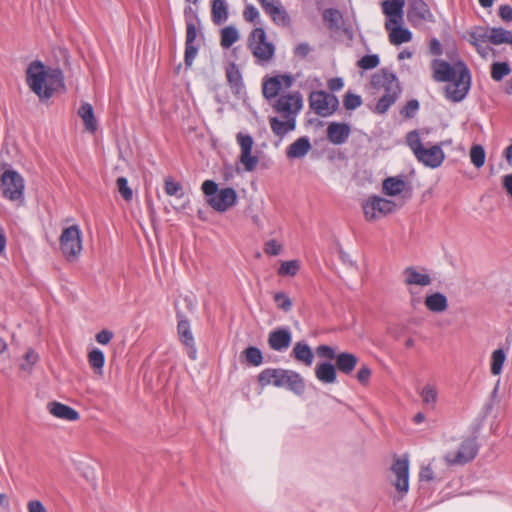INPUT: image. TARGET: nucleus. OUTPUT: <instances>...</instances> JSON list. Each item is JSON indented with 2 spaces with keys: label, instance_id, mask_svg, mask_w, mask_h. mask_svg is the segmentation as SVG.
Segmentation results:
<instances>
[{
  "label": "nucleus",
  "instance_id": "obj_27",
  "mask_svg": "<svg viewBox=\"0 0 512 512\" xmlns=\"http://www.w3.org/2000/svg\"><path fill=\"white\" fill-rule=\"evenodd\" d=\"M393 23L386 22L385 27L390 32L389 39L392 44L399 45L402 43L409 42L412 39V33L402 27L392 28Z\"/></svg>",
  "mask_w": 512,
  "mask_h": 512
},
{
  "label": "nucleus",
  "instance_id": "obj_57",
  "mask_svg": "<svg viewBox=\"0 0 512 512\" xmlns=\"http://www.w3.org/2000/svg\"><path fill=\"white\" fill-rule=\"evenodd\" d=\"M198 49L193 44H185L184 61L187 67H191L197 55Z\"/></svg>",
  "mask_w": 512,
  "mask_h": 512
},
{
  "label": "nucleus",
  "instance_id": "obj_43",
  "mask_svg": "<svg viewBox=\"0 0 512 512\" xmlns=\"http://www.w3.org/2000/svg\"><path fill=\"white\" fill-rule=\"evenodd\" d=\"M48 411L53 416H79L74 409L55 401L48 404Z\"/></svg>",
  "mask_w": 512,
  "mask_h": 512
},
{
  "label": "nucleus",
  "instance_id": "obj_50",
  "mask_svg": "<svg viewBox=\"0 0 512 512\" xmlns=\"http://www.w3.org/2000/svg\"><path fill=\"white\" fill-rule=\"evenodd\" d=\"M490 31H492L490 27H477L470 35L473 44L479 48L478 42H489Z\"/></svg>",
  "mask_w": 512,
  "mask_h": 512
},
{
  "label": "nucleus",
  "instance_id": "obj_60",
  "mask_svg": "<svg viewBox=\"0 0 512 512\" xmlns=\"http://www.w3.org/2000/svg\"><path fill=\"white\" fill-rule=\"evenodd\" d=\"M419 103L417 100H410L405 107L401 110V114L406 118H411L414 113L418 110Z\"/></svg>",
  "mask_w": 512,
  "mask_h": 512
},
{
  "label": "nucleus",
  "instance_id": "obj_16",
  "mask_svg": "<svg viewBox=\"0 0 512 512\" xmlns=\"http://www.w3.org/2000/svg\"><path fill=\"white\" fill-rule=\"evenodd\" d=\"M264 11L270 15L272 20L282 26L290 22V18L279 0H258Z\"/></svg>",
  "mask_w": 512,
  "mask_h": 512
},
{
  "label": "nucleus",
  "instance_id": "obj_64",
  "mask_svg": "<svg viewBox=\"0 0 512 512\" xmlns=\"http://www.w3.org/2000/svg\"><path fill=\"white\" fill-rule=\"evenodd\" d=\"M28 512H47V509L39 500H31L27 503Z\"/></svg>",
  "mask_w": 512,
  "mask_h": 512
},
{
  "label": "nucleus",
  "instance_id": "obj_45",
  "mask_svg": "<svg viewBox=\"0 0 512 512\" xmlns=\"http://www.w3.org/2000/svg\"><path fill=\"white\" fill-rule=\"evenodd\" d=\"M38 359H39V356L34 350H32V349L28 350L26 352V354L24 355L22 362L20 363V366H19L20 370L22 372L30 374L33 366L36 364Z\"/></svg>",
  "mask_w": 512,
  "mask_h": 512
},
{
  "label": "nucleus",
  "instance_id": "obj_4",
  "mask_svg": "<svg viewBox=\"0 0 512 512\" xmlns=\"http://www.w3.org/2000/svg\"><path fill=\"white\" fill-rule=\"evenodd\" d=\"M248 47L259 62H268L272 59L275 47L266 41V33L262 28H255L248 38Z\"/></svg>",
  "mask_w": 512,
  "mask_h": 512
},
{
  "label": "nucleus",
  "instance_id": "obj_25",
  "mask_svg": "<svg viewBox=\"0 0 512 512\" xmlns=\"http://www.w3.org/2000/svg\"><path fill=\"white\" fill-rule=\"evenodd\" d=\"M311 150V143L307 137H300L289 145L286 156L289 159L303 158Z\"/></svg>",
  "mask_w": 512,
  "mask_h": 512
},
{
  "label": "nucleus",
  "instance_id": "obj_18",
  "mask_svg": "<svg viewBox=\"0 0 512 512\" xmlns=\"http://www.w3.org/2000/svg\"><path fill=\"white\" fill-rule=\"evenodd\" d=\"M418 161L425 166L436 168L441 165L444 160V152L438 145L425 147L415 155Z\"/></svg>",
  "mask_w": 512,
  "mask_h": 512
},
{
  "label": "nucleus",
  "instance_id": "obj_9",
  "mask_svg": "<svg viewBox=\"0 0 512 512\" xmlns=\"http://www.w3.org/2000/svg\"><path fill=\"white\" fill-rule=\"evenodd\" d=\"M303 107V98L300 92H292L282 94L273 104V109L284 116V118H293L296 120L297 115Z\"/></svg>",
  "mask_w": 512,
  "mask_h": 512
},
{
  "label": "nucleus",
  "instance_id": "obj_11",
  "mask_svg": "<svg viewBox=\"0 0 512 512\" xmlns=\"http://www.w3.org/2000/svg\"><path fill=\"white\" fill-rule=\"evenodd\" d=\"M47 69L41 61H33L26 70V81L29 88L43 100L42 92L46 86Z\"/></svg>",
  "mask_w": 512,
  "mask_h": 512
},
{
  "label": "nucleus",
  "instance_id": "obj_61",
  "mask_svg": "<svg viewBox=\"0 0 512 512\" xmlns=\"http://www.w3.org/2000/svg\"><path fill=\"white\" fill-rule=\"evenodd\" d=\"M371 373V369L367 365H363L357 372V380L366 385L370 380Z\"/></svg>",
  "mask_w": 512,
  "mask_h": 512
},
{
  "label": "nucleus",
  "instance_id": "obj_6",
  "mask_svg": "<svg viewBox=\"0 0 512 512\" xmlns=\"http://www.w3.org/2000/svg\"><path fill=\"white\" fill-rule=\"evenodd\" d=\"M310 108L321 117L332 115L339 107L338 98L325 91H313L309 95Z\"/></svg>",
  "mask_w": 512,
  "mask_h": 512
},
{
  "label": "nucleus",
  "instance_id": "obj_34",
  "mask_svg": "<svg viewBox=\"0 0 512 512\" xmlns=\"http://www.w3.org/2000/svg\"><path fill=\"white\" fill-rule=\"evenodd\" d=\"M506 358L507 354L502 348L496 349L492 352L490 358V372L493 376L501 374Z\"/></svg>",
  "mask_w": 512,
  "mask_h": 512
},
{
  "label": "nucleus",
  "instance_id": "obj_26",
  "mask_svg": "<svg viewBox=\"0 0 512 512\" xmlns=\"http://www.w3.org/2000/svg\"><path fill=\"white\" fill-rule=\"evenodd\" d=\"M335 360L336 367L344 374H350L358 363V357L348 352L339 353Z\"/></svg>",
  "mask_w": 512,
  "mask_h": 512
},
{
  "label": "nucleus",
  "instance_id": "obj_33",
  "mask_svg": "<svg viewBox=\"0 0 512 512\" xmlns=\"http://www.w3.org/2000/svg\"><path fill=\"white\" fill-rule=\"evenodd\" d=\"M422 402L431 407H435L438 400V389L436 384L426 383L419 391Z\"/></svg>",
  "mask_w": 512,
  "mask_h": 512
},
{
  "label": "nucleus",
  "instance_id": "obj_5",
  "mask_svg": "<svg viewBox=\"0 0 512 512\" xmlns=\"http://www.w3.org/2000/svg\"><path fill=\"white\" fill-rule=\"evenodd\" d=\"M389 481L401 499L409 490V462L405 457L394 460L389 473Z\"/></svg>",
  "mask_w": 512,
  "mask_h": 512
},
{
  "label": "nucleus",
  "instance_id": "obj_53",
  "mask_svg": "<svg viewBox=\"0 0 512 512\" xmlns=\"http://www.w3.org/2000/svg\"><path fill=\"white\" fill-rule=\"evenodd\" d=\"M407 144L414 155H417V153L424 148L417 131H411L407 134Z\"/></svg>",
  "mask_w": 512,
  "mask_h": 512
},
{
  "label": "nucleus",
  "instance_id": "obj_32",
  "mask_svg": "<svg viewBox=\"0 0 512 512\" xmlns=\"http://www.w3.org/2000/svg\"><path fill=\"white\" fill-rule=\"evenodd\" d=\"M293 356L296 360L310 366L313 362V353L311 348L304 342H297L293 348Z\"/></svg>",
  "mask_w": 512,
  "mask_h": 512
},
{
  "label": "nucleus",
  "instance_id": "obj_14",
  "mask_svg": "<svg viewBox=\"0 0 512 512\" xmlns=\"http://www.w3.org/2000/svg\"><path fill=\"white\" fill-rule=\"evenodd\" d=\"M276 387H286L297 395H302L305 391V383L303 378L295 371L279 369Z\"/></svg>",
  "mask_w": 512,
  "mask_h": 512
},
{
  "label": "nucleus",
  "instance_id": "obj_21",
  "mask_svg": "<svg viewBox=\"0 0 512 512\" xmlns=\"http://www.w3.org/2000/svg\"><path fill=\"white\" fill-rule=\"evenodd\" d=\"M292 336L288 329L280 328L270 332L268 344L275 351L287 349L291 344Z\"/></svg>",
  "mask_w": 512,
  "mask_h": 512
},
{
  "label": "nucleus",
  "instance_id": "obj_51",
  "mask_svg": "<svg viewBox=\"0 0 512 512\" xmlns=\"http://www.w3.org/2000/svg\"><path fill=\"white\" fill-rule=\"evenodd\" d=\"M165 192L169 196H178L182 197V186L179 182L173 180L172 177H167L165 179Z\"/></svg>",
  "mask_w": 512,
  "mask_h": 512
},
{
  "label": "nucleus",
  "instance_id": "obj_10",
  "mask_svg": "<svg viewBox=\"0 0 512 512\" xmlns=\"http://www.w3.org/2000/svg\"><path fill=\"white\" fill-rule=\"evenodd\" d=\"M477 453V445L474 439L467 438L454 449L448 451L444 459L449 465H462L472 460Z\"/></svg>",
  "mask_w": 512,
  "mask_h": 512
},
{
  "label": "nucleus",
  "instance_id": "obj_38",
  "mask_svg": "<svg viewBox=\"0 0 512 512\" xmlns=\"http://www.w3.org/2000/svg\"><path fill=\"white\" fill-rule=\"evenodd\" d=\"M228 18L227 5L225 0H213L212 19L217 25L222 24Z\"/></svg>",
  "mask_w": 512,
  "mask_h": 512
},
{
  "label": "nucleus",
  "instance_id": "obj_41",
  "mask_svg": "<svg viewBox=\"0 0 512 512\" xmlns=\"http://www.w3.org/2000/svg\"><path fill=\"white\" fill-rule=\"evenodd\" d=\"M238 40H239V33L235 27L227 26L221 30L220 44L223 48L231 47Z\"/></svg>",
  "mask_w": 512,
  "mask_h": 512
},
{
  "label": "nucleus",
  "instance_id": "obj_59",
  "mask_svg": "<svg viewBox=\"0 0 512 512\" xmlns=\"http://www.w3.org/2000/svg\"><path fill=\"white\" fill-rule=\"evenodd\" d=\"M316 353L319 357L329 360L336 359L335 350L328 345H320L316 348Z\"/></svg>",
  "mask_w": 512,
  "mask_h": 512
},
{
  "label": "nucleus",
  "instance_id": "obj_8",
  "mask_svg": "<svg viewBox=\"0 0 512 512\" xmlns=\"http://www.w3.org/2000/svg\"><path fill=\"white\" fill-rule=\"evenodd\" d=\"M4 197L11 201H22L24 193V179L15 170H6L0 178Z\"/></svg>",
  "mask_w": 512,
  "mask_h": 512
},
{
  "label": "nucleus",
  "instance_id": "obj_37",
  "mask_svg": "<svg viewBox=\"0 0 512 512\" xmlns=\"http://www.w3.org/2000/svg\"><path fill=\"white\" fill-rule=\"evenodd\" d=\"M323 20L330 30L337 31L342 25V14L337 9H326L323 12Z\"/></svg>",
  "mask_w": 512,
  "mask_h": 512
},
{
  "label": "nucleus",
  "instance_id": "obj_58",
  "mask_svg": "<svg viewBox=\"0 0 512 512\" xmlns=\"http://www.w3.org/2000/svg\"><path fill=\"white\" fill-rule=\"evenodd\" d=\"M202 191L207 199L213 198V196L218 192V185L212 180H206L202 184Z\"/></svg>",
  "mask_w": 512,
  "mask_h": 512
},
{
  "label": "nucleus",
  "instance_id": "obj_36",
  "mask_svg": "<svg viewBox=\"0 0 512 512\" xmlns=\"http://www.w3.org/2000/svg\"><path fill=\"white\" fill-rule=\"evenodd\" d=\"M242 362L252 366H259L263 362V355L259 348L250 346L241 353Z\"/></svg>",
  "mask_w": 512,
  "mask_h": 512
},
{
  "label": "nucleus",
  "instance_id": "obj_24",
  "mask_svg": "<svg viewBox=\"0 0 512 512\" xmlns=\"http://www.w3.org/2000/svg\"><path fill=\"white\" fill-rule=\"evenodd\" d=\"M404 5V0H385L382 2L383 13L389 17L388 22L394 25L399 24L403 15Z\"/></svg>",
  "mask_w": 512,
  "mask_h": 512
},
{
  "label": "nucleus",
  "instance_id": "obj_7",
  "mask_svg": "<svg viewBox=\"0 0 512 512\" xmlns=\"http://www.w3.org/2000/svg\"><path fill=\"white\" fill-rule=\"evenodd\" d=\"M395 202L379 197L371 196L363 203V211L367 221H376L383 218L396 209Z\"/></svg>",
  "mask_w": 512,
  "mask_h": 512
},
{
  "label": "nucleus",
  "instance_id": "obj_40",
  "mask_svg": "<svg viewBox=\"0 0 512 512\" xmlns=\"http://www.w3.org/2000/svg\"><path fill=\"white\" fill-rule=\"evenodd\" d=\"M489 42L495 45L507 43L512 44V33L503 28H492L489 32Z\"/></svg>",
  "mask_w": 512,
  "mask_h": 512
},
{
  "label": "nucleus",
  "instance_id": "obj_44",
  "mask_svg": "<svg viewBox=\"0 0 512 512\" xmlns=\"http://www.w3.org/2000/svg\"><path fill=\"white\" fill-rule=\"evenodd\" d=\"M300 270V262L298 260L282 261L278 268V274L280 276H295Z\"/></svg>",
  "mask_w": 512,
  "mask_h": 512
},
{
  "label": "nucleus",
  "instance_id": "obj_15",
  "mask_svg": "<svg viewBox=\"0 0 512 512\" xmlns=\"http://www.w3.org/2000/svg\"><path fill=\"white\" fill-rule=\"evenodd\" d=\"M237 200L236 191L233 188L219 190L213 198H208V204L218 212H225L233 207Z\"/></svg>",
  "mask_w": 512,
  "mask_h": 512
},
{
  "label": "nucleus",
  "instance_id": "obj_52",
  "mask_svg": "<svg viewBox=\"0 0 512 512\" xmlns=\"http://www.w3.org/2000/svg\"><path fill=\"white\" fill-rule=\"evenodd\" d=\"M116 185L119 193L125 201H131L133 198V191L128 186V181L125 177H119L116 180Z\"/></svg>",
  "mask_w": 512,
  "mask_h": 512
},
{
  "label": "nucleus",
  "instance_id": "obj_23",
  "mask_svg": "<svg viewBox=\"0 0 512 512\" xmlns=\"http://www.w3.org/2000/svg\"><path fill=\"white\" fill-rule=\"evenodd\" d=\"M382 190L388 196H397L403 192L410 191V186L402 176H395L388 177L383 181Z\"/></svg>",
  "mask_w": 512,
  "mask_h": 512
},
{
  "label": "nucleus",
  "instance_id": "obj_30",
  "mask_svg": "<svg viewBox=\"0 0 512 512\" xmlns=\"http://www.w3.org/2000/svg\"><path fill=\"white\" fill-rule=\"evenodd\" d=\"M425 305L430 311L440 313L447 309L448 300L444 294L436 292L425 298Z\"/></svg>",
  "mask_w": 512,
  "mask_h": 512
},
{
  "label": "nucleus",
  "instance_id": "obj_19",
  "mask_svg": "<svg viewBox=\"0 0 512 512\" xmlns=\"http://www.w3.org/2000/svg\"><path fill=\"white\" fill-rule=\"evenodd\" d=\"M269 124L273 134L280 140H282L286 134L294 131L296 128V120L293 118H284V116L270 117Z\"/></svg>",
  "mask_w": 512,
  "mask_h": 512
},
{
  "label": "nucleus",
  "instance_id": "obj_17",
  "mask_svg": "<svg viewBox=\"0 0 512 512\" xmlns=\"http://www.w3.org/2000/svg\"><path fill=\"white\" fill-rule=\"evenodd\" d=\"M292 85V78L287 75H279L267 79L263 83V95L267 99L274 98L282 88H289Z\"/></svg>",
  "mask_w": 512,
  "mask_h": 512
},
{
  "label": "nucleus",
  "instance_id": "obj_48",
  "mask_svg": "<svg viewBox=\"0 0 512 512\" xmlns=\"http://www.w3.org/2000/svg\"><path fill=\"white\" fill-rule=\"evenodd\" d=\"M279 373V369H265L258 375L259 384L264 387L267 385H275V380H277V375Z\"/></svg>",
  "mask_w": 512,
  "mask_h": 512
},
{
  "label": "nucleus",
  "instance_id": "obj_42",
  "mask_svg": "<svg viewBox=\"0 0 512 512\" xmlns=\"http://www.w3.org/2000/svg\"><path fill=\"white\" fill-rule=\"evenodd\" d=\"M177 330H178V335L180 337L181 342L185 346H191L194 342V338H193L192 332L190 330L189 322L185 319H180L178 321Z\"/></svg>",
  "mask_w": 512,
  "mask_h": 512
},
{
  "label": "nucleus",
  "instance_id": "obj_1",
  "mask_svg": "<svg viewBox=\"0 0 512 512\" xmlns=\"http://www.w3.org/2000/svg\"><path fill=\"white\" fill-rule=\"evenodd\" d=\"M433 78L438 82H449L445 88L447 98L454 102L461 101L467 94L471 77L468 68L462 61L453 65L441 59H434L431 63Z\"/></svg>",
  "mask_w": 512,
  "mask_h": 512
},
{
  "label": "nucleus",
  "instance_id": "obj_13",
  "mask_svg": "<svg viewBox=\"0 0 512 512\" xmlns=\"http://www.w3.org/2000/svg\"><path fill=\"white\" fill-rule=\"evenodd\" d=\"M236 139L240 146V163L244 166V169L247 172L255 170L259 163V158L252 155V148L254 144L253 138L250 135L240 132L237 134Z\"/></svg>",
  "mask_w": 512,
  "mask_h": 512
},
{
  "label": "nucleus",
  "instance_id": "obj_49",
  "mask_svg": "<svg viewBox=\"0 0 512 512\" xmlns=\"http://www.w3.org/2000/svg\"><path fill=\"white\" fill-rule=\"evenodd\" d=\"M274 302L278 309L289 312L292 308V301L285 292H276L273 296Z\"/></svg>",
  "mask_w": 512,
  "mask_h": 512
},
{
  "label": "nucleus",
  "instance_id": "obj_29",
  "mask_svg": "<svg viewBox=\"0 0 512 512\" xmlns=\"http://www.w3.org/2000/svg\"><path fill=\"white\" fill-rule=\"evenodd\" d=\"M78 115L82 119L86 130L90 132L97 130V120L94 116L93 107L89 103H83L80 106Z\"/></svg>",
  "mask_w": 512,
  "mask_h": 512
},
{
  "label": "nucleus",
  "instance_id": "obj_22",
  "mask_svg": "<svg viewBox=\"0 0 512 512\" xmlns=\"http://www.w3.org/2000/svg\"><path fill=\"white\" fill-rule=\"evenodd\" d=\"M47 80L44 92H42L43 100L52 97L54 91L64 88L63 73L58 68H50L47 70Z\"/></svg>",
  "mask_w": 512,
  "mask_h": 512
},
{
  "label": "nucleus",
  "instance_id": "obj_62",
  "mask_svg": "<svg viewBox=\"0 0 512 512\" xmlns=\"http://www.w3.org/2000/svg\"><path fill=\"white\" fill-rule=\"evenodd\" d=\"M112 338H113V332L110 330H107V329L101 330L95 336L96 341L102 345L108 344Z\"/></svg>",
  "mask_w": 512,
  "mask_h": 512
},
{
  "label": "nucleus",
  "instance_id": "obj_12",
  "mask_svg": "<svg viewBox=\"0 0 512 512\" xmlns=\"http://www.w3.org/2000/svg\"><path fill=\"white\" fill-rule=\"evenodd\" d=\"M407 19L413 27H420L425 23L435 21L432 12L423 0H409Z\"/></svg>",
  "mask_w": 512,
  "mask_h": 512
},
{
  "label": "nucleus",
  "instance_id": "obj_3",
  "mask_svg": "<svg viewBox=\"0 0 512 512\" xmlns=\"http://www.w3.org/2000/svg\"><path fill=\"white\" fill-rule=\"evenodd\" d=\"M60 249L64 257L70 261H76L82 251V234L77 225L63 229L60 238Z\"/></svg>",
  "mask_w": 512,
  "mask_h": 512
},
{
  "label": "nucleus",
  "instance_id": "obj_35",
  "mask_svg": "<svg viewBox=\"0 0 512 512\" xmlns=\"http://www.w3.org/2000/svg\"><path fill=\"white\" fill-rule=\"evenodd\" d=\"M88 363L96 375H103L105 356L101 350L97 348L92 349L88 353Z\"/></svg>",
  "mask_w": 512,
  "mask_h": 512
},
{
  "label": "nucleus",
  "instance_id": "obj_28",
  "mask_svg": "<svg viewBox=\"0 0 512 512\" xmlns=\"http://www.w3.org/2000/svg\"><path fill=\"white\" fill-rule=\"evenodd\" d=\"M405 276V284L428 286L431 284V278L428 274L418 272L414 267H408L403 272Z\"/></svg>",
  "mask_w": 512,
  "mask_h": 512
},
{
  "label": "nucleus",
  "instance_id": "obj_31",
  "mask_svg": "<svg viewBox=\"0 0 512 512\" xmlns=\"http://www.w3.org/2000/svg\"><path fill=\"white\" fill-rule=\"evenodd\" d=\"M315 374L317 379L323 383H333L336 380V369L328 362L318 364L315 368Z\"/></svg>",
  "mask_w": 512,
  "mask_h": 512
},
{
  "label": "nucleus",
  "instance_id": "obj_20",
  "mask_svg": "<svg viewBox=\"0 0 512 512\" xmlns=\"http://www.w3.org/2000/svg\"><path fill=\"white\" fill-rule=\"evenodd\" d=\"M350 132L348 124L331 122L327 127V139L334 145H341L346 142Z\"/></svg>",
  "mask_w": 512,
  "mask_h": 512
},
{
  "label": "nucleus",
  "instance_id": "obj_47",
  "mask_svg": "<svg viewBox=\"0 0 512 512\" xmlns=\"http://www.w3.org/2000/svg\"><path fill=\"white\" fill-rule=\"evenodd\" d=\"M470 159L475 167H482L485 163L484 148L481 145H473L470 149Z\"/></svg>",
  "mask_w": 512,
  "mask_h": 512
},
{
  "label": "nucleus",
  "instance_id": "obj_2",
  "mask_svg": "<svg viewBox=\"0 0 512 512\" xmlns=\"http://www.w3.org/2000/svg\"><path fill=\"white\" fill-rule=\"evenodd\" d=\"M371 86L380 95L374 112L384 114L395 103L400 94L399 81L395 74L383 69L372 76Z\"/></svg>",
  "mask_w": 512,
  "mask_h": 512
},
{
  "label": "nucleus",
  "instance_id": "obj_63",
  "mask_svg": "<svg viewBox=\"0 0 512 512\" xmlns=\"http://www.w3.org/2000/svg\"><path fill=\"white\" fill-rule=\"evenodd\" d=\"M197 37V29L193 22H188L186 27V42L185 44H193Z\"/></svg>",
  "mask_w": 512,
  "mask_h": 512
},
{
  "label": "nucleus",
  "instance_id": "obj_56",
  "mask_svg": "<svg viewBox=\"0 0 512 512\" xmlns=\"http://www.w3.org/2000/svg\"><path fill=\"white\" fill-rule=\"evenodd\" d=\"M283 247L282 245L277 242L275 239H271L269 241H267L264 245V252L267 254V255H271V256H277L281 253Z\"/></svg>",
  "mask_w": 512,
  "mask_h": 512
},
{
  "label": "nucleus",
  "instance_id": "obj_46",
  "mask_svg": "<svg viewBox=\"0 0 512 512\" xmlns=\"http://www.w3.org/2000/svg\"><path fill=\"white\" fill-rule=\"evenodd\" d=\"M510 72L511 69L507 62H495L491 66V76L495 81L502 80Z\"/></svg>",
  "mask_w": 512,
  "mask_h": 512
},
{
  "label": "nucleus",
  "instance_id": "obj_55",
  "mask_svg": "<svg viewBox=\"0 0 512 512\" xmlns=\"http://www.w3.org/2000/svg\"><path fill=\"white\" fill-rule=\"evenodd\" d=\"M378 64H379V57L377 55H365L358 62V65L361 68L366 69V70L373 69V68L377 67Z\"/></svg>",
  "mask_w": 512,
  "mask_h": 512
},
{
  "label": "nucleus",
  "instance_id": "obj_39",
  "mask_svg": "<svg viewBox=\"0 0 512 512\" xmlns=\"http://www.w3.org/2000/svg\"><path fill=\"white\" fill-rule=\"evenodd\" d=\"M227 80L236 93H239L242 88V76L234 63H230L226 68Z\"/></svg>",
  "mask_w": 512,
  "mask_h": 512
},
{
  "label": "nucleus",
  "instance_id": "obj_54",
  "mask_svg": "<svg viewBox=\"0 0 512 512\" xmlns=\"http://www.w3.org/2000/svg\"><path fill=\"white\" fill-rule=\"evenodd\" d=\"M343 105L347 110H354L362 105V99L359 95L347 92L343 99Z\"/></svg>",
  "mask_w": 512,
  "mask_h": 512
}]
</instances>
